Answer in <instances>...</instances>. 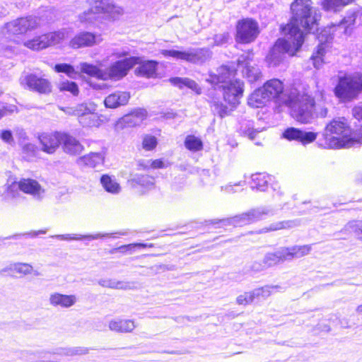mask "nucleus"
I'll return each mask as SVG.
<instances>
[{"instance_id":"nucleus-1","label":"nucleus","mask_w":362,"mask_h":362,"mask_svg":"<svg viewBox=\"0 0 362 362\" xmlns=\"http://www.w3.org/2000/svg\"><path fill=\"white\" fill-rule=\"evenodd\" d=\"M291 11L292 18L282 28L285 38L277 40L266 57L269 66L279 65L286 54L293 56L300 49L305 37L299 25L310 33L317 30L320 15L313 7L311 0H295Z\"/></svg>"},{"instance_id":"nucleus-2","label":"nucleus","mask_w":362,"mask_h":362,"mask_svg":"<svg viewBox=\"0 0 362 362\" xmlns=\"http://www.w3.org/2000/svg\"><path fill=\"white\" fill-rule=\"evenodd\" d=\"M235 74L234 70L222 66L217 69L216 74H211L206 79L212 84L219 85L225 101L233 107L239 104L240 98L243 93V83L240 80L235 79Z\"/></svg>"},{"instance_id":"nucleus-3","label":"nucleus","mask_w":362,"mask_h":362,"mask_svg":"<svg viewBox=\"0 0 362 362\" xmlns=\"http://www.w3.org/2000/svg\"><path fill=\"white\" fill-rule=\"evenodd\" d=\"M324 139L325 147L329 148H351L358 144L344 117L334 119L327 125Z\"/></svg>"},{"instance_id":"nucleus-4","label":"nucleus","mask_w":362,"mask_h":362,"mask_svg":"<svg viewBox=\"0 0 362 362\" xmlns=\"http://www.w3.org/2000/svg\"><path fill=\"white\" fill-rule=\"evenodd\" d=\"M310 250L311 246L308 245L282 247L274 252L267 253L262 261L254 262L251 269L255 272H262L285 261L305 256Z\"/></svg>"},{"instance_id":"nucleus-5","label":"nucleus","mask_w":362,"mask_h":362,"mask_svg":"<svg viewBox=\"0 0 362 362\" xmlns=\"http://www.w3.org/2000/svg\"><path fill=\"white\" fill-rule=\"evenodd\" d=\"M283 102L291 107V115L297 121L308 123L313 117L314 100L308 94L291 93L288 99Z\"/></svg>"},{"instance_id":"nucleus-6","label":"nucleus","mask_w":362,"mask_h":362,"mask_svg":"<svg viewBox=\"0 0 362 362\" xmlns=\"http://www.w3.org/2000/svg\"><path fill=\"white\" fill-rule=\"evenodd\" d=\"M122 13V9L115 4L105 6L93 5L78 16V21L86 27L100 22L102 18L115 19Z\"/></svg>"},{"instance_id":"nucleus-7","label":"nucleus","mask_w":362,"mask_h":362,"mask_svg":"<svg viewBox=\"0 0 362 362\" xmlns=\"http://www.w3.org/2000/svg\"><path fill=\"white\" fill-rule=\"evenodd\" d=\"M334 92L342 100L356 98L362 92V74L356 72L340 76Z\"/></svg>"},{"instance_id":"nucleus-8","label":"nucleus","mask_w":362,"mask_h":362,"mask_svg":"<svg viewBox=\"0 0 362 362\" xmlns=\"http://www.w3.org/2000/svg\"><path fill=\"white\" fill-rule=\"evenodd\" d=\"M140 61L139 57H132L112 63L107 69H103V81H117L122 79L136 64L140 63Z\"/></svg>"},{"instance_id":"nucleus-9","label":"nucleus","mask_w":362,"mask_h":362,"mask_svg":"<svg viewBox=\"0 0 362 362\" xmlns=\"http://www.w3.org/2000/svg\"><path fill=\"white\" fill-rule=\"evenodd\" d=\"M68 35L69 31L62 29L27 40L23 42V45L30 49L38 51L62 42Z\"/></svg>"},{"instance_id":"nucleus-10","label":"nucleus","mask_w":362,"mask_h":362,"mask_svg":"<svg viewBox=\"0 0 362 362\" xmlns=\"http://www.w3.org/2000/svg\"><path fill=\"white\" fill-rule=\"evenodd\" d=\"M333 33L330 30L324 29L318 35L317 39L320 44L317 47L310 57L313 66L319 69L322 68L327 61V54L329 51V42L332 40Z\"/></svg>"},{"instance_id":"nucleus-11","label":"nucleus","mask_w":362,"mask_h":362,"mask_svg":"<svg viewBox=\"0 0 362 362\" xmlns=\"http://www.w3.org/2000/svg\"><path fill=\"white\" fill-rule=\"evenodd\" d=\"M236 40L241 43L253 42L259 33L257 22L251 18L239 21L236 26Z\"/></svg>"},{"instance_id":"nucleus-12","label":"nucleus","mask_w":362,"mask_h":362,"mask_svg":"<svg viewBox=\"0 0 362 362\" xmlns=\"http://www.w3.org/2000/svg\"><path fill=\"white\" fill-rule=\"evenodd\" d=\"M161 54L166 57H170L193 63L202 62L210 56L209 51L204 49H189L185 52L163 49Z\"/></svg>"},{"instance_id":"nucleus-13","label":"nucleus","mask_w":362,"mask_h":362,"mask_svg":"<svg viewBox=\"0 0 362 362\" xmlns=\"http://www.w3.org/2000/svg\"><path fill=\"white\" fill-rule=\"evenodd\" d=\"M20 83L23 88L40 94H47L52 90L51 84L48 80L35 74H27L22 76L20 78Z\"/></svg>"},{"instance_id":"nucleus-14","label":"nucleus","mask_w":362,"mask_h":362,"mask_svg":"<svg viewBox=\"0 0 362 362\" xmlns=\"http://www.w3.org/2000/svg\"><path fill=\"white\" fill-rule=\"evenodd\" d=\"M39 24V19L37 17L30 16L28 18H21L7 23L6 29L11 34L18 35L35 29Z\"/></svg>"},{"instance_id":"nucleus-15","label":"nucleus","mask_w":362,"mask_h":362,"mask_svg":"<svg viewBox=\"0 0 362 362\" xmlns=\"http://www.w3.org/2000/svg\"><path fill=\"white\" fill-rule=\"evenodd\" d=\"M100 35H97L90 32L83 31L76 35L69 42V46L73 49L93 47L102 42Z\"/></svg>"},{"instance_id":"nucleus-16","label":"nucleus","mask_w":362,"mask_h":362,"mask_svg":"<svg viewBox=\"0 0 362 362\" xmlns=\"http://www.w3.org/2000/svg\"><path fill=\"white\" fill-rule=\"evenodd\" d=\"M252 54L247 53L241 55L238 59V67L242 69L243 75L250 82L257 81L261 77V71L257 66H250Z\"/></svg>"},{"instance_id":"nucleus-17","label":"nucleus","mask_w":362,"mask_h":362,"mask_svg":"<svg viewBox=\"0 0 362 362\" xmlns=\"http://www.w3.org/2000/svg\"><path fill=\"white\" fill-rule=\"evenodd\" d=\"M62 132L44 133L39 136L41 150L48 154L54 153L62 142Z\"/></svg>"},{"instance_id":"nucleus-18","label":"nucleus","mask_w":362,"mask_h":362,"mask_svg":"<svg viewBox=\"0 0 362 362\" xmlns=\"http://www.w3.org/2000/svg\"><path fill=\"white\" fill-rule=\"evenodd\" d=\"M20 190L37 200L42 199L45 192L37 181L30 178L20 180Z\"/></svg>"},{"instance_id":"nucleus-19","label":"nucleus","mask_w":362,"mask_h":362,"mask_svg":"<svg viewBox=\"0 0 362 362\" xmlns=\"http://www.w3.org/2000/svg\"><path fill=\"white\" fill-rule=\"evenodd\" d=\"M78 300L76 295H66L58 292L52 293L49 297L51 306L60 308H69L74 306Z\"/></svg>"},{"instance_id":"nucleus-20","label":"nucleus","mask_w":362,"mask_h":362,"mask_svg":"<svg viewBox=\"0 0 362 362\" xmlns=\"http://www.w3.org/2000/svg\"><path fill=\"white\" fill-rule=\"evenodd\" d=\"M283 135L288 140H296L304 144L313 142L317 137V134L314 132H305L293 127L287 129Z\"/></svg>"},{"instance_id":"nucleus-21","label":"nucleus","mask_w":362,"mask_h":362,"mask_svg":"<svg viewBox=\"0 0 362 362\" xmlns=\"http://www.w3.org/2000/svg\"><path fill=\"white\" fill-rule=\"evenodd\" d=\"M63 151L69 155L80 154L84 149L83 146L73 136L62 132V142Z\"/></svg>"},{"instance_id":"nucleus-22","label":"nucleus","mask_w":362,"mask_h":362,"mask_svg":"<svg viewBox=\"0 0 362 362\" xmlns=\"http://www.w3.org/2000/svg\"><path fill=\"white\" fill-rule=\"evenodd\" d=\"M105 154L104 152H90L77 158L76 163L80 166L97 168L103 165Z\"/></svg>"},{"instance_id":"nucleus-23","label":"nucleus","mask_w":362,"mask_h":362,"mask_svg":"<svg viewBox=\"0 0 362 362\" xmlns=\"http://www.w3.org/2000/svg\"><path fill=\"white\" fill-rule=\"evenodd\" d=\"M130 97L129 92L117 90L107 96L104 100V104L107 108H117L126 105Z\"/></svg>"},{"instance_id":"nucleus-24","label":"nucleus","mask_w":362,"mask_h":362,"mask_svg":"<svg viewBox=\"0 0 362 362\" xmlns=\"http://www.w3.org/2000/svg\"><path fill=\"white\" fill-rule=\"evenodd\" d=\"M115 234L119 235H124L126 233L124 232H118L115 233H98L95 235H76V234H65V235H57L52 236L53 238L59 239L61 240H93L103 238H115Z\"/></svg>"},{"instance_id":"nucleus-25","label":"nucleus","mask_w":362,"mask_h":362,"mask_svg":"<svg viewBox=\"0 0 362 362\" xmlns=\"http://www.w3.org/2000/svg\"><path fill=\"white\" fill-rule=\"evenodd\" d=\"M128 182L133 188L141 187L144 191L153 189L155 185L153 177L138 173L131 175Z\"/></svg>"},{"instance_id":"nucleus-26","label":"nucleus","mask_w":362,"mask_h":362,"mask_svg":"<svg viewBox=\"0 0 362 362\" xmlns=\"http://www.w3.org/2000/svg\"><path fill=\"white\" fill-rule=\"evenodd\" d=\"M265 91L266 95L269 96L270 100L279 98L284 93V84L277 78H273L267 81L262 87Z\"/></svg>"},{"instance_id":"nucleus-27","label":"nucleus","mask_w":362,"mask_h":362,"mask_svg":"<svg viewBox=\"0 0 362 362\" xmlns=\"http://www.w3.org/2000/svg\"><path fill=\"white\" fill-rule=\"evenodd\" d=\"M97 110V105L93 102H86L76 105L74 107L67 108L66 113L78 117V119L82 117H86L90 113H94Z\"/></svg>"},{"instance_id":"nucleus-28","label":"nucleus","mask_w":362,"mask_h":362,"mask_svg":"<svg viewBox=\"0 0 362 362\" xmlns=\"http://www.w3.org/2000/svg\"><path fill=\"white\" fill-rule=\"evenodd\" d=\"M109 328L116 332L127 333L132 332L136 327L134 321L125 319H117L110 321Z\"/></svg>"},{"instance_id":"nucleus-29","label":"nucleus","mask_w":362,"mask_h":362,"mask_svg":"<svg viewBox=\"0 0 362 362\" xmlns=\"http://www.w3.org/2000/svg\"><path fill=\"white\" fill-rule=\"evenodd\" d=\"M213 224L222 223L223 226L233 225L234 226H242L246 224L251 223L248 212L243 213L241 214L235 216L233 217L214 220Z\"/></svg>"},{"instance_id":"nucleus-30","label":"nucleus","mask_w":362,"mask_h":362,"mask_svg":"<svg viewBox=\"0 0 362 362\" xmlns=\"http://www.w3.org/2000/svg\"><path fill=\"white\" fill-rule=\"evenodd\" d=\"M270 99L261 87L255 90L249 97L247 103L250 107L258 108L264 106Z\"/></svg>"},{"instance_id":"nucleus-31","label":"nucleus","mask_w":362,"mask_h":362,"mask_svg":"<svg viewBox=\"0 0 362 362\" xmlns=\"http://www.w3.org/2000/svg\"><path fill=\"white\" fill-rule=\"evenodd\" d=\"M359 11H351L349 13V14L343 18L342 21L339 22L338 25H332V27L325 28L327 30H330V33L332 31L344 29V33H347V29L351 26L354 25L357 17L359 15Z\"/></svg>"},{"instance_id":"nucleus-32","label":"nucleus","mask_w":362,"mask_h":362,"mask_svg":"<svg viewBox=\"0 0 362 362\" xmlns=\"http://www.w3.org/2000/svg\"><path fill=\"white\" fill-rule=\"evenodd\" d=\"M77 69L79 71V75L81 74H86L103 81V69H101L96 65L88 62H81L77 66Z\"/></svg>"},{"instance_id":"nucleus-33","label":"nucleus","mask_w":362,"mask_h":362,"mask_svg":"<svg viewBox=\"0 0 362 362\" xmlns=\"http://www.w3.org/2000/svg\"><path fill=\"white\" fill-rule=\"evenodd\" d=\"M141 62V60L140 61ZM134 72L136 76L146 78H153L156 75L157 63L155 61H147L144 63H139Z\"/></svg>"},{"instance_id":"nucleus-34","label":"nucleus","mask_w":362,"mask_h":362,"mask_svg":"<svg viewBox=\"0 0 362 362\" xmlns=\"http://www.w3.org/2000/svg\"><path fill=\"white\" fill-rule=\"evenodd\" d=\"M100 183L103 187L109 193L117 194L121 192V186L116 179L108 175H103L100 177Z\"/></svg>"},{"instance_id":"nucleus-35","label":"nucleus","mask_w":362,"mask_h":362,"mask_svg":"<svg viewBox=\"0 0 362 362\" xmlns=\"http://www.w3.org/2000/svg\"><path fill=\"white\" fill-rule=\"evenodd\" d=\"M252 188H256L259 191H265L268 183L272 180V177L266 173H255L251 177Z\"/></svg>"},{"instance_id":"nucleus-36","label":"nucleus","mask_w":362,"mask_h":362,"mask_svg":"<svg viewBox=\"0 0 362 362\" xmlns=\"http://www.w3.org/2000/svg\"><path fill=\"white\" fill-rule=\"evenodd\" d=\"M170 82L175 86H177L180 88H182L186 86L193 91H194L197 94H201V88L199 85L193 80L189 79L187 78H179L175 77L170 78Z\"/></svg>"},{"instance_id":"nucleus-37","label":"nucleus","mask_w":362,"mask_h":362,"mask_svg":"<svg viewBox=\"0 0 362 362\" xmlns=\"http://www.w3.org/2000/svg\"><path fill=\"white\" fill-rule=\"evenodd\" d=\"M5 271H11L19 274L28 275L33 273V267L28 263L16 262L10 264L5 268Z\"/></svg>"},{"instance_id":"nucleus-38","label":"nucleus","mask_w":362,"mask_h":362,"mask_svg":"<svg viewBox=\"0 0 362 362\" xmlns=\"http://www.w3.org/2000/svg\"><path fill=\"white\" fill-rule=\"evenodd\" d=\"M247 212L251 223L262 220L267 216L272 214V211L268 207L265 206L252 209Z\"/></svg>"},{"instance_id":"nucleus-39","label":"nucleus","mask_w":362,"mask_h":362,"mask_svg":"<svg viewBox=\"0 0 362 362\" xmlns=\"http://www.w3.org/2000/svg\"><path fill=\"white\" fill-rule=\"evenodd\" d=\"M99 284L103 287L114 289L127 290L132 288L129 283L122 281H117L115 279H100L99 281Z\"/></svg>"},{"instance_id":"nucleus-40","label":"nucleus","mask_w":362,"mask_h":362,"mask_svg":"<svg viewBox=\"0 0 362 362\" xmlns=\"http://www.w3.org/2000/svg\"><path fill=\"white\" fill-rule=\"evenodd\" d=\"M341 231L354 233L358 239L362 240V220L349 221Z\"/></svg>"},{"instance_id":"nucleus-41","label":"nucleus","mask_w":362,"mask_h":362,"mask_svg":"<svg viewBox=\"0 0 362 362\" xmlns=\"http://www.w3.org/2000/svg\"><path fill=\"white\" fill-rule=\"evenodd\" d=\"M298 223L297 221H285L272 223L269 228H264L262 230V233H267L269 231H274L281 229L291 228L297 226Z\"/></svg>"},{"instance_id":"nucleus-42","label":"nucleus","mask_w":362,"mask_h":362,"mask_svg":"<svg viewBox=\"0 0 362 362\" xmlns=\"http://www.w3.org/2000/svg\"><path fill=\"white\" fill-rule=\"evenodd\" d=\"M351 1L352 0H322V6L326 11H336Z\"/></svg>"},{"instance_id":"nucleus-43","label":"nucleus","mask_w":362,"mask_h":362,"mask_svg":"<svg viewBox=\"0 0 362 362\" xmlns=\"http://www.w3.org/2000/svg\"><path fill=\"white\" fill-rule=\"evenodd\" d=\"M147 115V112L144 109L136 110L132 112L131 114L125 115L122 120L124 123H129L131 122L132 119L135 118L136 121L134 122V124H139L144 119H146Z\"/></svg>"},{"instance_id":"nucleus-44","label":"nucleus","mask_w":362,"mask_h":362,"mask_svg":"<svg viewBox=\"0 0 362 362\" xmlns=\"http://www.w3.org/2000/svg\"><path fill=\"white\" fill-rule=\"evenodd\" d=\"M212 111L221 117H223L228 115L232 111V109H229L227 106L224 105L222 103L217 100L216 98H213L211 101Z\"/></svg>"},{"instance_id":"nucleus-45","label":"nucleus","mask_w":362,"mask_h":362,"mask_svg":"<svg viewBox=\"0 0 362 362\" xmlns=\"http://www.w3.org/2000/svg\"><path fill=\"white\" fill-rule=\"evenodd\" d=\"M56 72H62L66 74L69 77L76 78L79 76V71L76 69L73 66L68 64H59L54 66Z\"/></svg>"},{"instance_id":"nucleus-46","label":"nucleus","mask_w":362,"mask_h":362,"mask_svg":"<svg viewBox=\"0 0 362 362\" xmlns=\"http://www.w3.org/2000/svg\"><path fill=\"white\" fill-rule=\"evenodd\" d=\"M277 288V286H266L262 288H258L252 291V295L255 296V298L265 299L268 298Z\"/></svg>"},{"instance_id":"nucleus-47","label":"nucleus","mask_w":362,"mask_h":362,"mask_svg":"<svg viewBox=\"0 0 362 362\" xmlns=\"http://www.w3.org/2000/svg\"><path fill=\"white\" fill-rule=\"evenodd\" d=\"M185 145L190 151H198L202 148V141L194 136H187L185 139Z\"/></svg>"},{"instance_id":"nucleus-48","label":"nucleus","mask_w":362,"mask_h":362,"mask_svg":"<svg viewBox=\"0 0 362 362\" xmlns=\"http://www.w3.org/2000/svg\"><path fill=\"white\" fill-rule=\"evenodd\" d=\"M98 117L94 112L82 117L79 119V122L84 127H94L98 124Z\"/></svg>"},{"instance_id":"nucleus-49","label":"nucleus","mask_w":362,"mask_h":362,"mask_svg":"<svg viewBox=\"0 0 362 362\" xmlns=\"http://www.w3.org/2000/svg\"><path fill=\"white\" fill-rule=\"evenodd\" d=\"M59 88L62 91H69L71 93L74 95H76L78 93V88L77 84L73 81H63L62 82Z\"/></svg>"},{"instance_id":"nucleus-50","label":"nucleus","mask_w":362,"mask_h":362,"mask_svg":"<svg viewBox=\"0 0 362 362\" xmlns=\"http://www.w3.org/2000/svg\"><path fill=\"white\" fill-rule=\"evenodd\" d=\"M255 296L252 295V291L247 292L238 296L236 302L238 305H247L251 303L255 300Z\"/></svg>"},{"instance_id":"nucleus-51","label":"nucleus","mask_w":362,"mask_h":362,"mask_svg":"<svg viewBox=\"0 0 362 362\" xmlns=\"http://www.w3.org/2000/svg\"><path fill=\"white\" fill-rule=\"evenodd\" d=\"M157 144L156 138L153 136H146L143 139V148L146 151L153 149Z\"/></svg>"},{"instance_id":"nucleus-52","label":"nucleus","mask_w":362,"mask_h":362,"mask_svg":"<svg viewBox=\"0 0 362 362\" xmlns=\"http://www.w3.org/2000/svg\"><path fill=\"white\" fill-rule=\"evenodd\" d=\"M20 190V180L18 182H13L9 185L6 190V197L15 198L19 194Z\"/></svg>"},{"instance_id":"nucleus-53","label":"nucleus","mask_w":362,"mask_h":362,"mask_svg":"<svg viewBox=\"0 0 362 362\" xmlns=\"http://www.w3.org/2000/svg\"><path fill=\"white\" fill-rule=\"evenodd\" d=\"M22 151L26 156L32 157L35 156L37 148L35 144L28 143L23 145Z\"/></svg>"},{"instance_id":"nucleus-54","label":"nucleus","mask_w":362,"mask_h":362,"mask_svg":"<svg viewBox=\"0 0 362 362\" xmlns=\"http://www.w3.org/2000/svg\"><path fill=\"white\" fill-rule=\"evenodd\" d=\"M0 138L3 141L11 146L15 144L12 132L10 130H1L0 132Z\"/></svg>"},{"instance_id":"nucleus-55","label":"nucleus","mask_w":362,"mask_h":362,"mask_svg":"<svg viewBox=\"0 0 362 362\" xmlns=\"http://www.w3.org/2000/svg\"><path fill=\"white\" fill-rule=\"evenodd\" d=\"M230 38L228 33L217 34L214 36V44L216 45H221L226 43Z\"/></svg>"},{"instance_id":"nucleus-56","label":"nucleus","mask_w":362,"mask_h":362,"mask_svg":"<svg viewBox=\"0 0 362 362\" xmlns=\"http://www.w3.org/2000/svg\"><path fill=\"white\" fill-rule=\"evenodd\" d=\"M245 185V181H240V182H236L233 185L229 184L224 187H221V191H224L226 193H233V192H235L238 191L237 189H233L235 187H242Z\"/></svg>"},{"instance_id":"nucleus-57","label":"nucleus","mask_w":362,"mask_h":362,"mask_svg":"<svg viewBox=\"0 0 362 362\" xmlns=\"http://www.w3.org/2000/svg\"><path fill=\"white\" fill-rule=\"evenodd\" d=\"M88 350L85 348L75 347L66 349L64 354L67 356L86 354Z\"/></svg>"},{"instance_id":"nucleus-58","label":"nucleus","mask_w":362,"mask_h":362,"mask_svg":"<svg viewBox=\"0 0 362 362\" xmlns=\"http://www.w3.org/2000/svg\"><path fill=\"white\" fill-rule=\"evenodd\" d=\"M151 168L159 169L166 167L164 162L161 159L150 160Z\"/></svg>"},{"instance_id":"nucleus-59","label":"nucleus","mask_w":362,"mask_h":362,"mask_svg":"<svg viewBox=\"0 0 362 362\" xmlns=\"http://www.w3.org/2000/svg\"><path fill=\"white\" fill-rule=\"evenodd\" d=\"M128 55V52L124 50H115L111 56L115 59H120L123 57H126Z\"/></svg>"},{"instance_id":"nucleus-60","label":"nucleus","mask_w":362,"mask_h":362,"mask_svg":"<svg viewBox=\"0 0 362 362\" xmlns=\"http://www.w3.org/2000/svg\"><path fill=\"white\" fill-rule=\"evenodd\" d=\"M139 170H148L151 168L150 160H139L138 162Z\"/></svg>"},{"instance_id":"nucleus-61","label":"nucleus","mask_w":362,"mask_h":362,"mask_svg":"<svg viewBox=\"0 0 362 362\" xmlns=\"http://www.w3.org/2000/svg\"><path fill=\"white\" fill-rule=\"evenodd\" d=\"M90 3H93L94 5H98L100 6H106L107 4H114L112 3V0H90Z\"/></svg>"},{"instance_id":"nucleus-62","label":"nucleus","mask_w":362,"mask_h":362,"mask_svg":"<svg viewBox=\"0 0 362 362\" xmlns=\"http://www.w3.org/2000/svg\"><path fill=\"white\" fill-rule=\"evenodd\" d=\"M353 115L358 120L362 119V107H356L353 109Z\"/></svg>"},{"instance_id":"nucleus-63","label":"nucleus","mask_w":362,"mask_h":362,"mask_svg":"<svg viewBox=\"0 0 362 362\" xmlns=\"http://www.w3.org/2000/svg\"><path fill=\"white\" fill-rule=\"evenodd\" d=\"M127 247H141V248H146V247H152L153 244H145V243H131L129 244Z\"/></svg>"},{"instance_id":"nucleus-64","label":"nucleus","mask_w":362,"mask_h":362,"mask_svg":"<svg viewBox=\"0 0 362 362\" xmlns=\"http://www.w3.org/2000/svg\"><path fill=\"white\" fill-rule=\"evenodd\" d=\"M128 245H122V246H120L117 248V250L121 252H127V251H131L133 247H127Z\"/></svg>"}]
</instances>
